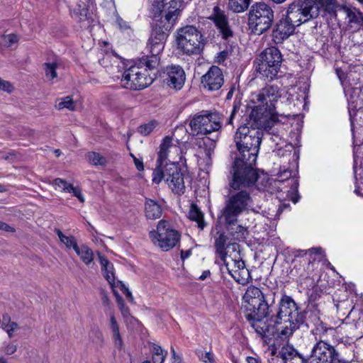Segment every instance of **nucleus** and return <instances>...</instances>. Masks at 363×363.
Listing matches in <instances>:
<instances>
[{
	"mask_svg": "<svg viewBox=\"0 0 363 363\" xmlns=\"http://www.w3.org/2000/svg\"><path fill=\"white\" fill-rule=\"evenodd\" d=\"M242 125L237 130L235 142L239 155L233 167V180L230 186L240 189L253 185L257 180L258 174L254 168L262 142L264 128Z\"/></svg>",
	"mask_w": 363,
	"mask_h": 363,
	"instance_id": "obj_1",
	"label": "nucleus"
},
{
	"mask_svg": "<svg viewBox=\"0 0 363 363\" xmlns=\"http://www.w3.org/2000/svg\"><path fill=\"white\" fill-rule=\"evenodd\" d=\"M281 94L277 86L267 85L252 93L250 101L257 104L250 114V119L253 125L270 129L278 121L276 105Z\"/></svg>",
	"mask_w": 363,
	"mask_h": 363,
	"instance_id": "obj_2",
	"label": "nucleus"
},
{
	"mask_svg": "<svg viewBox=\"0 0 363 363\" xmlns=\"http://www.w3.org/2000/svg\"><path fill=\"white\" fill-rule=\"evenodd\" d=\"M216 254L226 267L229 274L240 284L245 285L251 279V275L240 255V245L228 242L224 233L218 232L214 236Z\"/></svg>",
	"mask_w": 363,
	"mask_h": 363,
	"instance_id": "obj_3",
	"label": "nucleus"
},
{
	"mask_svg": "<svg viewBox=\"0 0 363 363\" xmlns=\"http://www.w3.org/2000/svg\"><path fill=\"white\" fill-rule=\"evenodd\" d=\"M189 125L191 134L194 137L191 142L199 148L205 151L207 164H210V155L216 147L218 136L216 139L208 136L202 138L199 136L206 135L220 129L221 121L219 115L216 113H209L208 111L195 114L190 118Z\"/></svg>",
	"mask_w": 363,
	"mask_h": 363,
	"instance_id": "obj_4",
	"label": "nucleus"
},
{
	"mask_svg": "<svg viewBox=\"0 0 363 363\" xmlns=\"http://www.w3.org/2000/svg\"><path fill=\"white\" fill-rule=\"evenodd\" d=\"M303 321V315L298 311L297 304L287 295H283L279 301V308L275 320L277 332L284 337L291 336Z\"/></svg>",
	"mask_w": 363,
	"mask_h": 363,
	"instance_id": "obj_5",
	"label": "nucleus"
},
{
	"mask_svg": "<svg viewBox=\"0 0 363 363\" xmlns=\"http://www.w3.org/2000/svg\"><path fill=\"white\" fill-rule=\"evenodd\" d=\"M174 38L177 50L188 56L200 55L206 44V38L194 26L186 25L179 28Z\"/></svg>",
	"mask_w": 363,
	"mask_h": 363,
	"instance_id": "obj_6",
	"label": "nucleus"
},
{
	"mask_svg": "<svg viewBox=\"0 0 363 363\" xmlns=\"http://www.w3.org/2000/svg\"><path fill=\"white\" fill-rule=\"evenodd\" d=\"M164 180L177 194H183L185 191L184 175L175 162H166L164 166L157 167L152 172V182L158 184Z\"/></svg>",
	"mask_w": 363,
	"mask_h": 363,
	"instance_id": "obj_7",
	"label": "nucleus"
},
{
	"mask_svg": "<svg viewBox=\"0 0 363 363\" xmlns=\"http://www.w3.org/2000/svg\"><path fill=\"white\" fill-rule=\"evenodd\" d=\"M319 4L315 0H295L286 10V16L297 27L318 16Z\"/></svg>",
	"mask_w": 363,
	"mask_h": 363,
	"instance_id": "obj_8",
	"label": "nucleus"
},
{
	"mask_svg": "<svg viewBox=\"0 0 363 363\" xmlns=\"http://www.w3.org/2000/svg\"><path fill=\"white\" fill-rule=\"evenodd\" d=\"M150 238L155 245L167 252L177 245L180 240L181 234L169 221L161 220L158 222L156 230L150 232Z\"/></svg>",
	"mask_w": 363,
	"mask_h": 363,
	"instance_id": "obj_9",
	"label": "nucleus"
},
{
	"mask_svg": "<svg viewBox=\"0 0 363 363\" xmlns=\"http://www.w3.org/2000/svg\"><path fill=\"white\" fill-rule=\"evenodd\" d=\"M243 304L246 310V318H265L268 313V304L262 291L255 286L247 287L243 296Z\"/></svg>",
	"mask_w": 363,
	"mask_h": 363,
	"instance_id": "obj_10",
	"label": "nucleus"
},
{
	"mask_svg": "<svg viewBox=\"0 0 363 363\" xmlns=\"http://www.w3.org/2000/svg\"><path fill=\"white\" fill-rule=\"evenodd\" d=\"M248 20L252 31L255 34L261 35L271 27L274 21V11L265 3H256L250 9Z\"/></svg>",
	"mask_w": 363,
	"mask_h": 363,
	"instance_id": "obj_11",
	"label": "nucleus"
},
{
	"mask_svg": "<svg viewBox=\"0 0 363 363\" xmlns=\"http://www.w3.org/2000/svg\"><path fill=\"white\" fill-rule=\"evenodd\" d=\"M251 202L250 194L246 191H240L232 195L222 211V217L228 224H233L237 221L238 216L250 206Z\"/></svg>",
	"mask_w": 363,
	"mask_h": 363,
	"instance_id": "obj_12",
	"label": "nucleus"
},
{
	"mask_svg": "<svg viewBox=\"0 0 363 363\" xmlns=\"http://www.w3.org/2000/svg\"><path fill=\"white\" fill-rule=\"evenodd\" d=\"M153 77L146 73L145 69L134 65L125 70L121 78V85L125 89L138 90L143 89L150 85Z\"/></svg>",
	"mask_w": 363,
	"mask_h": 363,
	"instance_id": "obj_13",
	"label": "nucleus"
},
{
	"mask_svg": "<svg viewBox=\"0 0 363 363\" xmlns=\"http://www.w3.org/2000/svg\"><path fill=\"white\" fill-rule=\"evenodd\" d=\"M307 361L308 363H345L340 359L335 347L323 340L313 345Z\"/></svg>",
	"mask_w": 363,
	"mask_h": 363,
	"instance_id": "obj_14",
	"label": "nucleus"
},
{
	"mask_svg": "<svg viewBox=\"0 0 363 363\" xmlns=\"http://www.w3.org/2000/svg\"><path fill=\"white\" fill-rule=\"evenodd\" d=\"M98 255L100 263L102 266V270L104 271V277L108 281L109 284L112 287H118L121 289V291L125 294L128 300L130 302L133 303L134 301V298L133 296L131 291L122 281H116L113 264L111 262H109V261L106 257L102 256L100 253H99Z\"/></svg>",
	"mask_w": 363,
	"mask_h": 363,
	"instance_id": "obj_15",
	"label": "nucleus"
},
{
	"mask_svg": "<svg viewBox=\"0 0 363 363\" xmlns=\"http://www.w3.org/2000/svg\"><path fill=\"white\" fill-rule=\"evenodd\" d=\"M296 27H297L293 22H291L285 16L284 18H281L279 22L275 25L272 30V40L276 44L282 43L284 40L287 39L291 35Z\"/></svg>",
	"mask_w": 363,
	"mask_h": 363,
	"instance_id": "obj_16",
	"label": "nucleus"
},
{
	"mask_svg": "<svg viewBox=\"0 0 363 363\" xmlns=\"http://www.w3.org/2000/svg\"><path fill=\"white\" fill-rule=\"evenodd\" d=\"M222 70L217 66H212L201 77V84L209 91L218 90L223 84Z\"/></svg>",
	"mask_w": 363,
	"mask_h": 363,
	"instance_id": "obj_17",
	"label": "nucleus"
},
{
	"mask_svg": "<svg viewBox=\"0 0 363 363\" xmlns=\"http://www.w3.org/2000/svg\"><path fill=\"white\" fill-rule=\"evenodd\" d=\"M186 75L184 69L179 65H172L167 67L165 83L172 88L181 89L185 82Z\"/></svg>",
	"mask_w": 363,
	"mask_h": 363,
	"instance_id": "obj_18",
	"label": "nucleus"
},
{
	"mask_svg": "<svg viewBox=\"0 0 363 363\" xmlns=\"http://www.w3.org/2000/svg\"><path fill=\"white\" fill-rule=\"evenodd\" d=\"M306 360L291 346L282 347L280 356L272 358L270 363H306Z\"/></svg>",
	"mask_w": 363,
	"mask_h": 363,
	"instance_id": "obj_19",
	"label": "nucleus"
},
{
	"mask_svg": "<svg viewBox=\"0 0 363 363\" xmlns=\"http://www.w3.org/2000/svg\"><path fill=\"white\" fill-rule=\"evenodd\" d=\"M167 37V33L163 31L160 28L154 29L147 45L149 52L151 54L160 55L164 48Z\"/></svg>",
	"mask_w": 363,
	"mask_h": 363,
	"instance_id": "obj_20",
	"label": "nucleus"
},
{
	"mask_svg": "<svg viewBox=\"0 0 363 363\" xmlns=\"http://www.w3.org/2000/svg\"><path fill=\"white\" fill-rule=\"evenodd\" d=\"M342 11L347 19L349 30L357 32L363 29V13L355 7L348 6H342Z\"/></svg>",
	"mask_w": 363,
	"mask_h": 363,
	"instance_id": "obj_21",
	"label": "nucleus"
},
{
	"mask_svg": "<svg viewBox=\"0 0 363 363\" xmlns=\"http://www.w3.org/2000/svg\"><path fill=\"white\" fill-rule=\"evenodd\" d=\"M208 18L215 23L223 38L226 39L232 36L233 33L229 28L226 16L224 11L218 6H214L213 12Z\"/></svg>",
	"mask_w": 363,
	"mask_h": 363,
	"instance_id": "obj_22",
	"label": "nucleus"
},
{
	"mask_svg": "<svg viewBox=\"0 0 363 363\" xmlns=\"http://www.w3.org/2000/svg\"><path fill=\"white\" fill-rule=\"evenodd\" d=\"M260 64H269L279 70L282 57L279 50L275 47L266 48L260 55Z\"/></svg>",
	"mask_w": 363,
	"mask_h": 363,
	"instance_id": "obj_23",
	"label": "nucleus"
},
{
	"mask_svg": "<svg viewBox=\"0 0 363 363\" xmlns=\"http://www.w3.org/2000/svg\"><path fill=\"white\" fill-rule=\"evenodd\" d=\"M99 64L103 66L106 72L112 76L117 77L116 74L121 72V62L116 57L111 54H106L101 59L99 60Z\"/></svg>",
	"mask_w": 363,
	"mask_h": 363,
	"instance_id": "obj_24",
	"label": "nucleus"
},
{
	"mask_svg": "<svg viewBox=\"0 0 363 363\" xmlns=\"http://www.w3.org/2000/svg\"><path fill=\"white\" fill-rule=\"evenodd\" d=\"M175 149L177 150V147L172 145V138L169 136H166L160 146V151L158 152V159L157 167L164 166V162L169 155L172 150Z\"/></svg>",
	"mask_w": 363,
	"mask_h": 363,
	"instance_id": "obj_25",
	"label": "nucleus"
},
{
	"mask_svg": "<svg viewBox=\"0 0 363 363\" xmlns=\"http://www.w3.org/2000/svg\"><path fill=\"white\" fill-rule=\"evenodd\" d=\"M52 184L55 186V189H60L64 192L72 193L81 202L84 201V197L82 195L81 190L78 187L74 186L72 184L67 183L65 180L57 178L53 180Z\"/></svg>",
	"mask_w": 363,
	"mask_h": 363,
	"instance_id": "obj_26",
	"label": "nucleus"
},
{
	"mask_svg": "<svg viewBox=\"0 0 363 363\" xmlns=\"http://www.w3.org/2000/svg\"><path fill=\"white\" fill-rule=\"evenodd\" d=\"M91 12L89 11L87 4L84 1H81L73 9L72 12V18L78 22H87L89 23L91 20Z\"/></svg>",
	"mask_w": 363,
	"mask_h": 363,
	"instance_id": "obj_27",
	"label": "nucleus"
},
{
	"mask_svg": "<svg viewBox=\"0 0 363 363\" xmlns=\"http://www.w3.org/2000/svg\"><path fill=\"white\" fill-rule=\"evenodd\" d=\"M162 206L155 201L147 199L145 203V214L147 218L155 220L162 216Z\"/></svg>",
	"mask_w": 363,
	"mask_h": 363,
	"instance_id": "obj_28",
	"label": "nucleus"
},
{
	"mask_svg": "<svg viewBox=\"0 0 363 363\" xmlns=\"http://www.w3.org/2000/svg\"><path fill=\"white\" fill-rule=\"evenodd\" d=\"M257 70L262 79L265 81H272L278 74L279 69L269 65V64H260L259 63Z\"/></svg>",
	"mask_w": 363,
	"mask_h": 363,
	"instance_id": "obj_29",
	"label": "nucleus"
},
{
	"mask_svg": "<svg viewBox=\"0 0 363 363\" xmlns=\"http://www.w3.org/2000/svg\"><path fill=\"white\" fill-rule=\"evenodd\" d=\"M284 182L287 183V185L291 186V194H294L297 191L298 183L296 179L291 177V171L284 170L278 176L277 182L281 183Z\"/></svg>",
	"mask_w": 363,
	"mask_h": 363,
	"instance_id": "obj_30",
	"label": "nucleus"
},
{
	"mask_svg": "<svg viewBox=\"0 0 363 363\" xmlns=\"http://www.w3.org/2000/svg\"><path fill=\"white\" fill-rule=\"evenodd\" d=\"M74 251L86 265H89L92 262L94 252L88 246L84 245L78 246Z\"/></svg>",
	"mask_w": 363,
	"mask_h": 363,
	"instance_id": "obj_31",
	"label": "nucleus"
},
{
	"mask_svg": "<svg viewBox=\"0 0 363 363\" xmlns=\"http://www.w3.org/2000/svg\"><path fill=\"white\" fill-rule=\"evenodd\" d=\"M1 328L6 332L9 338L15 336L17 331L20 329L18 324L14 321H11L8 315L3 316Z\"/></svg>",
	"mask_w": 363,
	"mask_h": 363,
	"instance_id": "obj_32",
	"label": "nucleus"
},
{
	"mask_svg": "<svg viewBox=\"0 0 363 363\" xmlns=\"http://www.w3.org/2000/svg\"><path fill=\"white\" fill-rule=\"evenodd\" d=\"M109 318H110V328L112 331L113 339L114 340L116 345L118 347L121 348L123 346L122 338H121V336L120 334L118 323L116 321V319L115 315L113 312L110 313Z\"/></svg>",
	"mask_w": 363,
	"mask_h": 363,
	"instance_id": "obj_33",
	"label": "nucleus"
},
{
	"mask_svg": "<svg viewBox=\"0 0 363 363\" xmlns=\"http://www.w3.org/2000/svg\"><path fill=\"white\" fill-rule=\"evenodd\" d=\"M159 62V55L151 54L150 56L143 58L138 65L140 67L145 69L146 73H147L148 71L156 69Z\"/></svg>",
	"mask_w": 363,
	"mask_h": 363,
	"instance_id": "obj_34",
	"label": "nucleus"
},
{
	"mask_svg": "<svg viewBox=\"0 0 363 363\" xmlns=\"http://www.w3.org/2000/svg\"><path fill=\"white\" fill-rule=\"evenodd\" d=\"M55 232L57 235L60 240L67 249L72 248L74 250L78 247L75 238L72 235H65L60 229L55 228Z\"/></svg>",
	"mask_w": 363,
	"mask_h": 363,
	"instance_id": "obj_35",
	"label": "nucleus"
},
{
	"mask_svg": "<svg viewBox=\"0 0 363 363\" xmlns=\"http://www.w3.org/2000/svg\"><path fill=\"white\" fill-rule=\"evenodd\" d=\"M264 318H259L258 319L247 318L250 322L252 328L255 331L262 335L267 336V333L269 332L268 326L266 325L265 323L262 321Z\"/></svg>",
	"mask_w": 363,
	"mask_h": 363,
	"instance_id": "obj_36",
	"label": "nucleus"
},
{
	"mask_svg": "<svg viewBox=\"0 0 363 363\" xmlns=\"http://www.w3.org/2000/svg\"><path fill=\"white\" fill-rule=\"evenodd\" d=\"M251 0H229L228 8L235 13H240L247 10Z\"/></svg>",
	"mask_w": 363,
	"mask_h": 363,
	"instance_id": "obj_37",
	"label": "nucleus"
},
{
	"mask_svg": "<svg viewBox=\"0 0 363 363\" xmlns=\"http://www.w3.org/2000/svg\"><path fill=\"white\" fill-rule=\"evenodd\" d=\"M55 106L57 110L67 108L69 111H74L75 109V104L72 96H70L57 99Z\"/></svg>",
	"mask_w": 363,
	"mask_h": 363,
	"instance_id": "obj_38",
	"label": "nucleus"
},
{
	"mask_svg": "<svg viewBox=\"0 0 363 363\" xmlns=\"http://www.w3.org/2000/svg\"><path fill=\"white\" fill-rule=\"evenodd\" d=\"M189 218L191 220L196 221L198 223L199 228H203V215L200 209L194 204L191 206L189 212Z\"/></svg>",
	"mask_w": 363,
	"mask_h": 363,
	"instance_id": "obj_39",
	"label": "nucleus"
},
{
	"mask_svg": "<svg viewBox=\"0 0 363 363\" xmlns=\"http://www.w3.org/2000/svg\"><path fill=\"white\" fill-rule=\"evenodd\" d=\"M152 352L153 363H164L167 354V350L162 349L159 345H153Z\"/></svg>",
	"mask_w": 363,
	"mask_h": 363,
	"instance_id": "obj_40",
	"label": "nucleus"
},
{
	"mask_svg": "<svg viewBox=\"0 0 363 363\" xmlns=\"http://www.w3.org/2000/svg\"><path fill=\"white\" fill-rule=\"evenodd\" d=\"M86 159L92 165H101L106 164V160L104 157L96 152H89L86 155Z\"/></svg>",
	"mask_w": 363,
	"mask_h": 363,
	"instance_id": "obj_41",
	"label": "nucleus"
},
{
	"mask_svg": "<svg viewBox=\"0 0 363 363\" xmlns=\"http://www.w3.org/2000/svg\"><path fill=\"white\" fill-rule=\"evenodd\" d=\"M57 63L56 62H45L43 65L45 77L48 80H53L57 77Z\"/></svg>",
	"mask_w": 363,
	"mask_h": 363,
	"instance_id": "obj_42",
	"label": "nucleus"
},
{
	"mask_svg": "<svg viewBox=\"0 0 363 363\" xmlns=\"http://www.w3.org/2000/svg\"><path fill=\"white\" fill-rule=\"evenodd\" d=\"M2 45L6 48H11L18 43L19 38L15 33L3 35L1 36Z\"/></svg>",
	"mask_w": 363,
	"mask_h": 363,
	"instance_id": "obj_43",
	"label": "nucleus"
},
{
	"mask_svg": "<svg viewBox=\"0 0 363 363\" xmlns=\"http://www.w3.org/2000/svg\"><path fill=\"white\" fill-rule=\"evenodd\" d=\"M230 233L235 240L241 241L245 239L246 235H247V230L244 227L238 225L231 229Z\"/></svg>",
	"mask_w": 363,
	"mask_h": 363,
	"instance_id": "obj_44",
	"label": "nucleus"
},
{
	"mask_svg": "<svg viewBox=\"0 0 363 363\" xmlns=\"http://www.w3.org/2000/svg\"><path fill=\"white\" fill-rule=\"evenodd\" d=\"M149 4L154 17L160 15L164 7V0H149Z\"/></svg>",
	"mask_w": 363,
	"mask_h": 363,
	"instance_id": "obj_45",
	"label": "nucleus"
},
{
	"mask_svg": "<svg viewBox=\"0 0 363 363\" xmlns=\"http://www.w3.org/2000/svg\"><path fill=\"white\" fill-rule=\"evenodd\" d=\"M157 125L156 121H150L148 123L140 125L138 128V132L143 135H147L153 131Z\"/></svg>",
	"mask_w": 363,
	"mask_h": 363,
	"instance_id": "obj_46",
	"label": "nucleus"
},
{
	"mask_svg": "<svg viewBox=\"0 0 363 363\" xmlns=\"http://www.w3.org/2000/svg\"><path fill=\"white\" fill-rule=\"evenodd\" d=\"M89 337L92 339L94 342H102L104 340L103 333L101 330L98 328H94L89 333Z\"/></svg>",
	"mask_w": 363,
	"mask_h": 363,
	"instance_id": "obj_47",
	"label": "nucleus"
},
{
	"mask_svg": "<svg viewBox=\"0 0 363 363\" xmlns=\"http://www.w3.org/2000/svg\"><path fill=\"white\" fill-rule=\"evenodd\" d=\"M199 359L205 363H213V354L211 352L199 351L197 352Z\"/></svg>",
	"mask_w": 363,
	"mask_h": 363,
	"instance_id": "obj_48",
	"label": "nucleus"
},
{
	"mask_svg": "<svg viewBox=\"0 0 363 363\" xmlns=\"http://www.w3.org/2000/svg\"><path fill=\"white\" fill-rule=\"evenodd\" d=\"M17 348V345L13 342H4L1 351L6 355H11L16 352Z\"/></svg>",
	"mask_w": 363,
	"mask_h": 363,
	"instance_id": "obj_49",
	"label": "nucleus"
},
{
	"mask_svg": "<svg viewBox=\"0 0 363 363\" xmlns=\"http://www.w3.org/2000/svg\"><path fill=\"white\" fill-rule=\"evenodd\" d=\"M0 90L11 93L13 90V86L9 81L0 78Z\"/></svg>",
	"mask_w": 363,
	"mask_h": 363,
	"instance_id": "obj_50",
	"label": "nucleus"
},
{
	"mask_svg": "<svg viewBox=\"0 0 363 363\" xmlns=\"http://www.w3.org/2000/svg\"><path fill=\"white\" fill-rule=\"evenodd\" d=\"M300 252V255L301 254H303V255H306V254H309L310 256L314 255H318V256H321L323 255V249L321 247H313V248H311L308 250H300L299 251Z\"/></svg>",
	"mask_w": 363,
	"mask_h": 363,
	"instance_id": "obj_51",
	"label": "nucleus"
},
{
	"mask_svg": "<svg viewBox=\"0 0 363 363\" xmlns=\"http://www.w3.org/2000/svg\"><path fill=\"white\" fill-rule=\"evenodd\" d=\"M131 157L133 160L135 167L138 171H143L144 169L143 162L141 159L137 158L133 154H130Z\"/></svg>",
	"mask_w": 363,
	"mask_h": 363,
	"instance_id": "obj_52",
	"label": "nucleus"
},
{
	"mask_svg": "<svg viewBox=\"0 0 363 363\" xmlns=\"http://www.w3.org/2000/svg\"><path fill=\"white\" fill-rule=\"evenodd\" d=\"M113 294L116 296V301L118 306L119 309L121 310V308L126 307L127 306L125 305L124 300L119 295V294L118 292H116V291H113Z\"/></svg>",
	"mask_w": 363,
	"mask_h": 363,
	"instance_id": "obj_53",
	"label": "nucleus"
},
{
	"mask_svg": "<svg viewBox=\"0 0 363 363\" xmlns=\"http://www.w3.org/2000/svg\"><path fill=\"white\" fill-rule=\"evenodd\" d=\"M113 294L116 296V301L118 306L119 309L121 310V308L126 307L127 306L125 305L124 300L119 295V294L118 292H116V291H113Z\"/></svg>",
	"mask_w": 363,
	"mask_h": 363,
	"instance_id": "obj_54",
	"label": "nucleus"
},
{
	"mask_svg": "<svg viewBox=\"0 0 363 363\" xmlns=\"http://www.w3.org/2000/svg\"><path fill=\"white\" fill-rule=\"evenodd\" d=\"M227 56V51H221L219 53H218L217 56L216 57V62L218 64H221L224 62V61L226 60Z\"/></svg>",
	"mask_w": 363,
	"mask_h": 363,
	"instance_id": "obj_55",
	"label": "nucleus"
},
{
	"mask_svg": "<svg viewBox=\"0 0 363 363\" xmlns=\"http://www.w3.org/2000/svg\"><path fill=\"white\" fill-rule=\"evenodd\" d=\"M0 230L5 231V232H9V233H14L15 228L12 226L9 225V224L2 222L0 220Z\"/></svg>",
	"mask_w": 363,
	"mask_h": 363,
	"instance_id": "obj_56",
	"label": "nucleus"
},
{
	"mask_svg": "<svg viewBox=\"0 0 363 363\" xmlns=\"http://www.w3.org/2000/svg\"><path fill=\"white\" fill-rule=\"evenodd\" d=\"M179 13V11L177 10H174L173 11H169L165 15V19L170 22V21H174L175 18H177V15Z\"/></svg>",
	"mask_w": 363,
	"mask_h": 363,
	"instance_id": "obj_57",
	"label": "nucleus"
},
{
	"mask_svg": "<svg viewBox=\"0 0 363 363\" xmlns=\"http://www.w3.org/2000/svg\"><path fill=\"white\" fill-rule=\"evenodd\" d=\"M117 23L120 28L121 30H128V29H130V26L128 25V23L127 22H125V21H123L122 18H118L117 19Z\"/></svg>",
	"mask_w": 363,
	"mask_h": 363,
	"instance_id": "obj_58",
	"label": "nucleus"
},
{
	"mask_svg": "<svg viewBox=\"0 0 363 363\" xmlns=\"http://www.w3.org/2000/svg\"><path fill=\"white\" fill-rule=\"evenodd\" d=\"M120 311L122 314V316L126 321L133 318L130 315V310L128 306L121 308Z\"/></svg>",
	"mask_w": 363,
	"mask_h": 363,
	"instance_id": "obj_59",
	"label": "nucleus"
},
{
	"mask_svg": "<svg viewBox=\"0 0 363 363\" xmlns=\"http://www.w3.org/2000/svg\"><path fill=\"white\" fill-rule=\"evenodd\" d=\"M172 354V363H183L182 358L177 354L174 349L173 347L171 348Z\"/></svg>",
	"mask_w": 363,
	"mask_h": 363,
	"instance_id": "obj_60",
	"label": "nucleus"
},
{
	"mask_svg": "<svg viewBox=\"0 0 363 363\" xmlns=\"http://www.w3.org/2000/svg\"><path fill=\"white\" fill-rule=\"evenodd\" d=\"M181 258L182 259L184 260L187 258H189L191 255V250H181Z\"/></svg>",
	"mask_w": 363,
	"mask_h": 363,
	"instance_id": "obj_61",
	"label": "nucleus"
},
{
	"mask_svg": "<svg viewBox=\"0 0 363 363\" xmlns=\"http://www.w3.org/2000/svg\"><path fill=\"white\" fill-rule=\"evenodd\" d=\"M362 326H363V316L362 317H359L358 320L355 323L356 328L357 329H360L361 330V333L363 334V330L362 329Z\"/></svg>",
	"mask_w": 363,
	"mask_h": 363,
	"instance_id": "obj_62",
	"label": "nucleus"
},
{
	"mask_svg": "<svg viewBox=\"0 0 363 363\" xmlns=\"http://www.w3.org/2000/svg\"><path fill=\"white\" fill-rule=\"evenodd\" d=\"M246 360L247 363H260L258 359L253 357H248Z\"/></svg>",
	"mask_w": 363,
	"mask_h": 363,
	"instance_id": "obj_63",
	"label": "nucleus"
},
{
	"mask_svg": "<svg viewBox=\"0 0 363 363\" xmlns=\"http://www.w3.org/2000/svg\"><path fill=\"white\" fill-rule=\"evenodd\" d=\"M234 111H233L231 113V114H230V117H229V118H228V120L227 123H228V124H229V125H231V124L233 123V117H234Z\"/></svg>",
	"mask_w": 363,
	"mask_h": 363,
	"instance_id": "obj_64",
	"label": "nucleus"
}]
</instances>
